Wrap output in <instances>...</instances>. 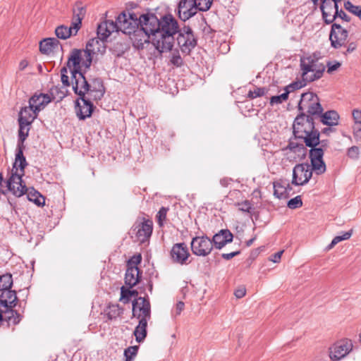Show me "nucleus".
I'll list each match as a JSON object with an SVG mask.
<instances>
[{
  "instance_id": "nucleus-1",
  "label": "nucleus",
  "mask_w": 361,
  "mask_h": 361,
  "mask_svg": "<svg viewBox=\"0 0 361 361\" xmlns=\"http://www.w3.org/2000/svg\"><path fill=\"white\" fill-rule=\"evenodd\" d=\"M322 110L316 94L308 92L301 94L298 103L300 113L294 120L293 128L295 138L302 140L306 147H313L319 143L320 132L315 128V117Z\"/></svg>"
},
{
  "instance_id": "nucleus-2",
  "label": "nucleus",
  "mask_w": 361,
  "mask_h": 361,
  "mask_svg": "<svg viewBox=\"0 0 361 361\" xmlns=\"http://www.w3.org/2000/svg\"><path fill=\"white\" fill-rule=\"evenodd\" d=\"M159 27V36L154 42V47L159 53L172 51L174 35L176 34H178V44L183 54L190 55L191 51L196 47L197 39L192 29L188 26L180 29L178 21L171 14H166L161 17Z\"/></svg>"
},
{
  "instance_id": "nucleus-3",
  "label": "nucleus",
  "mask_w": 361,
  "mask_h": 361,
  "mask_svg": "<svg viewBox=\"0 0 361 361\" xmlns=\"http://www.w3.org/2000/svg\"><path fill=\"white\" fill-rule=\"evenodd\" d=\"M27 166L25 157L23 155V147L18 145V151L11 177L6 181L8 190L13 192L16 197H21L27 193L28 189L22 180L25 175V168Z\"/></svg>"
},
{
  "instance_id": "nucleus-4",
  "label": "nucleus",
  "mask_w": 361,
  "mask_h": 361,
  "mask_svg": "<svg viewBox=\"0 0 361 361\" xmlns=\"http://www.w3.org/2000/svg\"><path fill=\"white\" fill-rule=\"evenodd\" d=\"M133 316L140 319L133 334L136 341L141 343L147 336V321L151 318L149 301L143 297L135 300L133 302Z\"/></svg>"
},
{
  "instance_id": "nucleus-5",
  "label": "nucleus",
  "mask_w": 361,
  "mask_h": 361,
  "mask_svg": "<svg viewBox=\"0 0 361 361\" xmlns=\"http://www.w3.org/2000/svg\"><path fill=\"white\" fill-rule=\"evenodd\" d=\"M302 78L308 82L319 80L323 75L325 66L315 56H308L300 59Z\"/></svg>"
},
{
  "instance_id": "nucleus-6",
  "label": "nucleus",
  "mask_w": 361,
  "mask_h": 361,
  "mask_svg": "<svg viewBox=\"0 0 361 361\" xmlns=\"http://www.w3.org/2000/svg\"><path fill=\"white\" fill-rule=\"evenodd\" d=\"M329 141L328 140H320L319 143L313 147H310L309 157L311 161L312 169L317 175L324 173L326 171V164L323 160L324 151L329 147Z\"/></svg>"
},
{
  "instance_id": "nucleus-7",
  "label": "nucleus",
  "mask_w": 361,
  "mask_h": 361,
  "mask_svg": "<svg viewBox=\"0 0 361 361\" xmlns=\"http://www.w3.org/2000/svg\"><path fill=\"white\" fill-rule=\"evenodd\" d=\"M160 20L154 13H145L140 16V27L152 37V43L154 46L158 39L160 29Z\"/></svg>"
},
{
  "instance_id": "nucleus-8",
  "label": "nucleus",
  "mask_w": 361,
  "mask_h": 361,
  "mask_svg": "<svg viewBox=\"0 0 361 361\" xmlns=\"http://www.w3.org/2000/svg\"><path fill=\"white\" fill-rule=\"evenodd\" d=\"M105 40L100 37H94L88 41L84 49L82 64L86 68L91 66L92 59L95 54H103L106 51Z\"/></svg>"
},
{
  "instance_id": "nucleus-9",
  "label": "nucleus",
  "mask_w": 361,
  "mask_h": 361,
  "mask_svg": "<svg viewBox=\"0 0 361 361\" xmlns=\"http://www.w3.org/2000/svg\"><path fill=\"white\" fill-rule=\"evenodd\" d=\"M348 35V30L344 28L341 24L337 23H331L329 40L333 48L338 49L345 47Z\"/></svg>"
},
{
  "instance_id": "nucleus-10",
  "label": "nucleus",
  "mask_w": 361,
  "mask_h": 361,
  "mask_svg": "<svg viewBox=\"0 0 361 361\" xmlns=\"http://www.w3.org/2000/svg\"><path fill=\"white\" fill-rule=\"evenodd\" d=\"M312 166L308 164H297L293 170L292 184L302 185L306 184L312 176Z\"/></svg>"
},
{
  "instance_id": "nucleus-11",
  "label": "nucleus",
  "mask_w": 361,
  "mask_h": 361,
  "mask_svg": "<svg viewBox=\"0 0 361 361\" xmlns=\"http://www.w3.org/2000/svg\"><path fill=\"white\" fill-rule=\"evenodd\" d=\"M213 249L212 241L206 235L196 236L191 242V250L197 256L205 257L209 255Z\"/></svg>"
},
{
  "instance_id": "nucleus-12",
  "label": "nucleus",
  "mask_w": 361,
  "mask_h": 361,
  "mask_svg": "<svg viewBox=\"0 0 361 361\" xmlns=\"http://www.w3.org/2000/svg\"><path fill=\"white\" fill-rule=\"evenodd\" d=\"M133 231L135 232L137 241L145 243L148 241L153 231V222L150 219L143 218L141 221H137Z\"/></svg>"
},
{
  "instance_id": "nucleus-13",
  "label": "nucleus",
  "mask_w": 361,
  "mask_h": 361,
  "mask_svg": "<svg viewBox=\"0 0 361 361\" xmlns=\"http://www.w3.org/2000/svg\"><path fill=\"white\" fill-rule=\"evenodd\" d=\"M70 82L75 94H78L79 97H84L89 92V82L82 71L78 72L75 70L71 73V81Z\"/></svg>"
},
{
  "instance_id": "nucleus-14",
  "label": "nucleus",
  "mask_w": 361,
  "mask_h": 361,
  "mask_svg": "<svg viewBox=\"0 0 361 361\" xmlns=\"http://www.w3.org/2000/svg\"><path fill=\"white\" fill-rule=\"evenodd\" d=\"M353 349L351 340L343 339L336 342L330 348V357L332 360H340L347 355Z\"/></svg>"
},
{
  "instance_id": "nucleus-15",
  "label": "nucleus",
  "mask_w": 361,
  "mask_h": 361,
  "mask_svg": "<svg viewBox=\"0 0 361 361\" xmlns=\"http://www.w3.org/2000/svg\"><path fill=\"white\" fill-rule=\"evenodd\" d=\"M170 255L173 263L183 265L188 264L190 255L187 245L184 243H178L173 245Z\"/></svg>"
},
{
  "instance_id": "nucleus-16",
  "label": "nucleus",
  "mask_w": 361,
  "mask_h": 361,
  "mask_svg": "<svg viewBox=\"0 0 361 361\" xmlns=\"http://www.w3.org/2000/svg\"><path fill=\"white\" fill-rule=\"evenodd\" d=\"M79 98L81 99L82 104H81L78 101H76V114L80 120H85V118L90 117L92 114L94 105L90 101L92 98L90 97H87L86 96L79 97Z\"/></svg>"
},
{
  "instance_id": "nucleus-17",
  "label": "nucleus",
  "mask_w": 361,
  "mask_h": 361,
  "mask_svg": "<svg viewBox=\"0 0 361 361\" xmlns=\"http://www.w3.org/2000/svg\"><path fill=\"white\" fill-rule=\"evenodd\" d=\"M84 56V49H73L71 51L70 55L67 61V66L68 67L71 74L75 70L76 71H82L81 68Z\"/></svg>"
},
{
  "instance_id": "nucleus-18",
  "label": "nucleus",
  "mask_w": 361,
  "mask_h": 361,
  "mask_svg": "<svg viewBox=\"0 0 361 361\" xmlns=\"http://www.w3.org/2000/svg\"><path fill=\"white\" fill-rule=\"evenodd\" d=\"M117 21L118 22L119 30L128 35H130L133 31L140 27V20H128L125 12H122L118 16Z\"/></svg>"
},
{
  "instance_id": "nucleus-19",
  "label": "nucleus",
  "mask_w": 361,
  "mask_h": 361,
  "mask_svg": "<svg viewBox=\"0 0 361 361\" xmlns=\"http://www.w3.org/2000/svg\"><path fill=\"white\" fill-rule=\"evenodd\" d=\"M320 6L322 18L326 24H331L335 21V12L338 11V5L330 0H322Z\"/></svg>"
},
{
  "instance_id": "nucleus-20",
  "label": "nucleus",
  "mask_w": 361,
  "mask_h": 361,
  "mask_svg": "<svg viewBox=\"0 0 361 361\" xmlns=\"http://www.w3.org/2000/svg\"><path fill=\"white\" fill-rule=\"evenodd\" d=\"M130 36L133 46L137 49H142L145 44L149 43L152 37L141 27L133 31Z\"/></svg>"
},
{
  "instance_id": "nucleus-21",
  "label": "nucleus",
  "mask_w": 361,
  "mask_h": 361,
  "mask_svg": "<svg viewBox=\"0 0 361 361\" xmlns=\"http://www.w3.org/2000/svg\"><path fill=\"white\" fill-rule=\"evenodd\" d=\"M51 102V98L48 94L35 93L30 98L28 103L39 114Z\"/></svg>"
},
{
  "instance_id": "nucleus-22",
  "label": "nucleus",
  "mask_w": 361,
  "mask_h": 361,
  "mask_svg": "<svg viewBox=\"0 0 361 361\" xmlns=\"http://www.w3.org/2000/svg\"><path fill=\"white\" fill-rule=\"evenodd\" d=\"M233 235L228 229H222L218 233H216L212 240V246L216 249H221L227 243L232 242Z\"/></svg>"
},
{
  "instance_id": "nucleus-23",
  "label": "nucleus",
  "mask_w": 361,
  "mask_h": 361,
  "mask_svg": "<svg viewBox=\"0 0 361 361\" xmlns=\"http://www.w3.org/2000/svg\"><path fill=\"white\" fill-rule=\"evenodd\" d=\"M89 85L88 97L92 98L93 100L101 99L105 92L102 80L99 78H94L90 83L89 82Z\"/></svg>"
},
{
  "instance_id": "nucleus-24",
  "label": "nucleus",
  "mask_w": 361,
  "mask_h": 361,
  "mask_svg": "<svg viewBox=\"0 0 361 361\" xmlns=\"http://www.w3.org/2000/svg\"><path fill=\"white\" fill-rule=\"evenodd\" d=\"M339 115L336 111L331 110L324 113L322 112L315 117V120H319L322 124L327 126H334L338 124Z\"/></svg>"
},
{
  "instance_id": "nucleus-25",
  "label": "nucleus",
  "mask_w": 361,
  "mask_h": 361,
  "mask_svg": "<svg viewBox=\"0 0 361 361\" xmlns=\"http://www.w3.org/2000/svg\"><path fill=\"white\" fill-rule=\"evenodd\" d=\"M38 113L29 104L21 108L18 115V122L24 125H31Z\"/></svg>"
},
{
  "instance_id": "nucleus-26",
  "label": "nucleus",
  "mask_w": 361,
  "mask_h": 361,
  "mask_svg": "<svg viewBox=\"0 0 361 361\" xmlns=\"http://www.w3.org/2000/svg\"><path fill=\"white\" fill-rule=\"evenodd\" d=\"M142 272L138 267H127L125 274V283L130 288L136 286L140 281Z\"/></svg>"
},
{
  "instance_id": "nucleus-27",
  "label": "nucleus",
  "mask_w": 361,
  "mask_h": 361,
  "mask_svg": "<svg viewBox=\"0 0 361 361\" xmlns=\"http://www.w3.org/2000/svg\"><path fill=\"white\" fill-rule=\"evenodd\" d=\"M274 195L279 199L288 198L292 190L289 183L285 181L274 183Z\"/></svg>"
},
{
  "instance_id": "nucleus-28",
  "label": "nucleus",
  "mask_w": 361,
  "mask_h": 361,
  "mask_svg": "<svg viewBox=\"0 0 361 361\" xmlns=\"http://www.w3.org/2000/svg\"><path fill=\"white\" fill-rule=\"evenodd\" d=\"M16 300L17 296L16 291L10 289L4 291L1 295V303L6 307H11L13 304V306H15Z\"/></svg>"
},
{
  "instance_id": "nucleus-29",
  "label": "nucleus",
  "mask_w": 361,
  "mask_h": 361,
  "mask_svg": "<svg viewBox=\"0 0 361 361\" xmlns=\"http://www.w3.org/2000/svg\"><path fill=\"white\" fill-rule=\"evenodd\" d=\"M104 313L109 320H113L116 319L123 314V309L121 308L118 304H111L106 307L104 310Z\"/></svg>"
},
{
  "instance_id": "nucleus-30",
  "label": "nucleus",
  "mask_w": 361,
  "mask_h": 361,
  "mask_svg": "<svg viewBox=\"0 0 361 361\" xmlns=\"http://www.w3.org/2000/svg\"><path fill=\"white\" fill-rule=\"evenodd\" d=\"M86 13V8L81 2H76L73 8V19L82 20Z\"/></svg>"
},
{
  "instance_id": "nucleus-31",
  "label": "nucleus",
  "mask_w": 361,
  "mask_h": 361,
  "mask_svg": "<svg viewBox=\"0 0 361 361\" xmlns=\"http://www.w3.org/2000/svg\"><path fill=\"white\" fill-rule=\"evenodd\" d=\"M27 198L30 201L33 202L38 206H42L44 204V197L33 188H32V190L28 192Z\"/></svg>"
},
{
  "instance_id": "nucleus-32",
  "label": "nucleus",
  "mask_w": 361,
  "mask_h": 361,
  "mask_svg": "<svg viewBox=\"0 0 361 361\" xmlns=\"http://www.w3.org/2000/svg\"><path fill=\"white\" fill-rule=\"evenodd\" d=\"M55 34H56L57 38H59L61 39H67L71 36H73L71 30L68 29V27L63 25H59L56 27Z\"/></svg>"
},
{
  "instance_id": "nucleus-33",
  "label": "nucleus",
  "mask_w": 361,
  "mask_h": 361,
  "mask_svg": "<svg viewBox=\"0 0 361 361\" xmlns=\"http://www.w3.org/2000/svg\"><path fill=\"white\" fill-rule=\"evenodd\" d=\"M19 123V130H18V144L23 148V142L28 136L30 130L29 126L30 125H24L21 122Z\"/></svg>"
},
{
  "instance_id": "nucleus-34",
  "label": "nucleus",
  "mask_w": 361,
  "mask_h": 361,
  "mask_svg": "<svg viewBox=\"0 0 361 361\" xmlns=\"http://www.w3.org/2000/svg\"><path fill=\"white\" fill-rule=\"evenodd\" d=\"M12 285L13 279L11 274H6L0 276V288L1 290L5 291L11 289Z\"/></svg>"
},
{
  "instance_id": "nucleus-35",
  "label": "nucleus",
  "mask_w": 361,
  "mask_h": 361,
  "mask_svg": "<svg viewBox=\"0 0 361 361\" xmlns=\"http://www.w3.org/2000/svg\"><path fill=\"white\" fill-rule=\"evenodd\" d=\"M170 63L176 68L181 67L183 65V59L180 56L178 49H175L171 52Z\"/></svg>"
},
{
  "instance_id": "nucleus-36",
  "label": "nucleus",
  "mask_w": 361,
  "mask_h": 361,
  "mask_svg": "<svg viewBox=\"0 0 361 361\" xmlns=\"http://www.w3.org/2000/svg\"><path fill=\"white\" fill-rule=\"evenodd\" d=\"M353 231L352 230L345 232L342 235L336 236L331 241V243L327 246L326 249L328 250L332 249L337 243L339 242L349 239L352 235Z\"/></svg>"
},
{
  "instance_id": "nucleus-37",
  "label": "nucleus",
  "mask_w": 361,
  "mask_h": 361,
  "mask_svg": "<svg viewBox=\"0 0 361 361\" xmlns=\"http://www.w3.org/2000/svg\"><path fill=\"white\" fill-rule=\"evenodd\" d=\"M213 0H192L196 8L200 11H208L212 4Z\"/></svg>"
},
{
  "instance_id": "nucleus-38",
  "label": "nucleus",
  "mask_w": 361,
  "mask_h": 361,
  "mask_svg": "<svg viewBox=\"0 0 361 361\" xmlns=\"http://www.w3.org/2000/svg\"><path fill=\"white\" fill-rule=\"evenodd\" d=\"M104 23H106L107 25V33H105L104 37H109L112 32L119 31L118 22L117 21V19L115 22L111 20H106Z\"/></svg>"
},
{
  "instance_id": "nucleus-39",
  "label": "nucleus",
  "mask_w": 361,
  "mask_h": 361,
  "mask_svg": "<svg viewBox=\"0 0 361 361\" xmlns=\"http://www.w3.org/2000/svg\"><path fill=\"white\" fill-rule=\"evenodd\" d=\"M39 51L44 54H49L54 51L52 45L49 41V38L44 39L39 42Z\"/></svg>"
},
{
  "instance_id": "nucleus-40",
  "label": "nucleus",
  "mask_w": 361,
  "mask_h": 361,
  "mask_svg": "<svg viewBox=\"0 0 361 361\" xmlns=\"http://www.w3.org/2000/svg\"><path fill=\"white\" fill-rule=\"evenodd\" d=\"M8 314L6 316V319L8 322H12L13 324H17L20 322L21 319V316L19 313L13 310H10L6 312Z\"/></svg>"
},
{
  "instance_id": "nucleus-41",
  "label": "nucleus",
  "mask_w": 361,
  "mask_h": 361,
  "mask_svg": "<svg viewBox=\"0 0 361 361\" xmlns=\"http://www.w3.org/2000/svg\"><path fill=\"white\" fill-rule=\"evenodd\" d=\"M168 211V207H162L157 214L156 218L157 220V224L160 227L163 226L164 225V221L166 219V214Z\"/></svg>"
},
{
  "instance_id": "nucleus-42",
  "label": "nucleus",
  "mask_w": 361,
  "mask_h": 361,
  "mask_svg": "<svg viewBox=\"0 0 361 361\" xmlns=\"http://www.w3.org/2000/svg\"><path fill=\"white\" fill-rule=\"evenodd\" d=\"M288 94H289L288 91V92L285 91V92H283V94H281L280 95L272 96L270 98V104L271 105H273L274 104H281L288 99Z\"/></svg>"
},
{
  "instance_id": "nucleus-43",
  "label": "nucleus",
  "mask_w": 361,
  "mask_h": 361,
  "mask_svg": "<svg viewBox=\"0 0 361 361\" xmlns=\"http://www.w3.org/2000/svg\"><path fill=\"white\" fill-rule=\"evenodd\" d=\"M307 82H308L304 81L303 80L302 81L293 82L285 87V91H286V92L288 91V94H289L290 92H293L295 90H299V89L302 88V87L305 86Z\"/></svg>"
},
{
  "instance_id": "nucleus-44",
  "label": "nucleus",
  "mask_w": 361,
  "mask_h": 361,
  "mask_svg": "<svg viewBox=\"0 0 361 361\" xmlns=\"http://www.w3.org/2000/svg\"><path fill=\"white\" fill-rule=\"evenodd\" d=\"M68 69L69 68L67 66V63H66V66L61 69V80L63 85L65 87H69L71 85V82L68 75Z\"/></svg>"
},
{
  "instance_id": "nucleus-45",
  "label": "nucleus",
  "mask_w": 361,
  "mask_h": 361,
  "mask_svg": "<svg viewBox=\"0 0 361 361\" xmlns=\"http://www.w3.org/2000/svg\"><path fill=\"white\" fill-rule=\"evenodd\" d=\"M193 6H195V4L192 2V0H181L178 4V13H183Z\"/></svg>"
},
{
  "instance_id": "nucleus-46",
  "label": "nucleus",
  "mask_w": 361,
  "mask_h": 361,
  "mask_svg": "<svg viewBox=\"0 0 361 361\" xmlns=\"http://www.w3.org/2000/svg\"><path fill=\"white\" fill-rule=\"evenodd\" d=\"M287 206L288 208L291 209H295L301 207L302 206V201L301 197L300 195H298L294 198L290 199L288 202Z\"/></svg>"
},
{
  "instance_id": "nucleus-47",
  "label": "nucleus",
  "mask_w": 361,
  "mask_h": 361,
  "mask_svg": "<svg viewBox=\"0 0 361 361\" xmlns=\"http://www.w3.org/2000/svg\"><path fill=\"white\" fill-rule=\"evenodd\" d=\"M197 10H198V9L195 6L189 8L186 11H184L183 13H178V14L179 18L182 20L185 21V20H188L190 18L195 16L197 13Z\"/></svg>"
},
{
  "instance_id": "nucleus-48",
  "label": "nucleus",
  "mask_w": 361,
  "mask_h": 361,
  "mask_svg": "<svg viewBox=\"0 0 361 361\" xmlns=\"http://www.w3.org/2000/svg\"><path fill=\"white\" fill-rule=\"evenodd\" d=\"M267 90L264 87H256L254 90H250L247 94V97L254 99L258 97H262L265 94Z\"/></svg>"
},
{
  "instance_id": "nucleus-49",
  "label": "nucleus",
  "mask_w": 361,
  "mask_h": 361,
  "mask_svg": "<svg viewBox=\"0 0 361 361\" xmlns=\"http://www.w3.org/2000/svg\"><path fill=\"white\" fill-rule=\"evenodd\" d=\"M139 346L133 345L130 346L125 349L124 350V356L126 358L130 357V360H133L134 357L137 355L138 352Z\"/></svg>"
},
{
  "instance_id": "nucleus-50",
  "label": "nucleus",
  "mask_w": 361,
  "mask_h": 361,
  "mask_svg": "<svg viewBox=\"0 0 361 361\" xmlns=\"http://www.w3.org/2000/svg\"><path fill=\"white\" fill-rule=\"evenodd\" d=\"M344 8L345 9H346L347 11L357 16L359 14L360 11H361L360 6H355L350 1H345L344 3Z\"/></svg>"
},
{
  "instance_id": "nucleus-51",
  "label": "nucleus",
  "mask_w": 361,
  "mask_h": 361,
  "mask_svg": "<svg viewBox=\"0 0 361 361\" xmlns=\"http://www.w3.org/2000/svg\"><path fill=\"white\" fill-rule=\"evenodd\" d=\"M121 300H123L124 303H127L130 300V298L132 296V293H135L137 294V292L136 290H130L128 288H125V287L121 288Z\"/></svg>"
},
{
  "instance_id": "nucleus-52",
  "label": "nucleus",
  "mask_w": 361,
  "mask_h": 361,
  "mask_svg": "<svg viewBox=\"0 0 361 361\" xmlns=\"http://www.w3.org/2000/svg\"><path fill=\"white\" fill-rule=\"evenodd\" d=\"M82 25V21L76 19L72 18V22L71 26L68 27V29L71 30L72 34L73 36H75L78 34V32L80 29Z\"/></svg>"
},
{
  "instance_id": "nucleus-53",
  "label": "nucleus",
  "mask_w": 361,
  "mask_h": 361,
  "mask_svg": "<svg viewBox=\"0 0 361 361\" xmlns=\"http://www.w3.org/2000/svg\"><path fill=\"white\" fill-rule=\"evenodd\" d=\"M142 256L140 254L133 255L127 262V267H137V265L141 263Z\"/></svg>"
},
{
  "instance_id": "nucleus-54",
  "label": "nucleus",
  "mask_w": 361,
  "mask_h": 361,
  "mask_svg": "<svg viewBox=\"0 0 361 361\" xmlns=\"http://www.w3.org/2000/svg\"><path fill=\"white\" fill-rule=\"evenodd\" d=\"M106 29H107L106 23L102 22L100 24H99L97 26V32L98 37H100L101 39L106 40L108 37H104L105 33H107Z\"/></svg>"
},
{
  "instance_id": "nucleus-55",
  "label": "nucleus",
  "mask_w": 361,
  "mask_h": 361,
  "mask_svg": "<svg viewBox=\"0 0 361 361\" xmlns=\"http://www.w3.org/2000/svg\"><path fill=\"white\" fill-rule=\"evenodd\" d=\"M360 150L357 146H352L348 148L347 151V155L348 157L353 159H357L359 158Z\"/></svg>"
},
{
  "instance_id": "nucleus-56",
  "label": "nucleus",
  "mask_w": 361,
  "mask_h": 361,
  "mask_svg": "<svg viewBox=\"0 0 361 361\" xmlns=\"http://www.w3.org/2000/svg\"><path fill=\"white\" fill-rule=\"evenodd\" d=\"M235 205H238L239 207V210L247 213H250V210L252 209L251 203L248 200H245L242 202L234 203Z\"/></svg>"
},
{
  "instance_id": "nucleus-57",
  "label": "nucleus",
  "mask_w": 361,
  "mask_h": 361,
  "mask_svg": "<svg viewBox=\"0 0 361 361\" xmlns=\"http://www.w3.org/2000/svg\"><path fill=\"white\" fill-rule=\"evenodd\" d=\"M327 66V73H332L334 71L338 70L341 66V63L338 61H329L326 63Z\"/></svg>"
},
{
  "instance_id": "nucleus-58",
  "label": "nucleus",
  "mask_w": 361,
  "mask_h": 361,
  "mask_svg": "<svg viewBox=\"0 0 361 361\" xmlns=\"http://www.w3.org/2000/svg\"><path fill=\"white\" fill-rule=\"evenodd\" d=\"M353 133L357 141L361 140V122L354 123L353 126Z\"/></svg>"
},
{
  "instance_id": "nucleus-59",
  "label": "nucleus",
  "mask_w": 361,
  "mask_h": 361,
  "mask_svg": "<svg viewBox=\"0 0 361 361\" xmlns=\"http://www.w3.org/2000/svg\"><path fill=\"white\" fill-rule=\"evenodd\" d=\"M242 192L239 190H231L226 197L227 201L233 202L235 198L239 199Z\"/></svg>"
},
{
  "instance_id": "nucleus-60",
  "label": "nucleus",
  "mask_w": 361,
  "mask_h": 361,
  "mask_svg": "<svg viewBox=\"0 0 361 361\" xmlns=\"http://www.w3.org/2000/svg\"><path fill=\"white\" fill-rule=\"evenodd\" d=\"M335 20L337 18H341L343 22L348 23L350 21V17L348 16L345 11H343L342 9L338 10L335 12Z\"/></svg>"
},
{
  "instance_id": "nucleus-61",
  "label": "nucleus",
  "mask_w": 361,
  "mask_h": 361,
  "mask_svg": "<svg viewBox=\"0 0 361 361\" xmlns=\"http://www.w3.org/2000/svg\"><path fill=\"white\" fill-rule=\"evenodd\" d=\"M357 43L355 42H348L347 41V44L345 47H346V50L343 52L344 55H348L352 52H353L357 49Z\"/></svg>"
},
{
  "instance_id": "nucleus-62",
  "label": "nucleus",
  "mask_w": 361,
  "mask_h": 361,
  "mask_svg": "<svg viewBox=\"0 0 361 361\" xmlns=\"http://www.w3.org/2000/svg\"><path fill=\"white\" fill-rule=\"evenodd\" d=\"M245 288L244 286H240L235 290L234 295L237 298H242L245 296Z\"/></svg>"
},
{
  "instance_id": "nucleus-63",
  "label": "nucleus",
  "mask_w": 361,
  "mask_h": 361,
  "mask_svg": "<svg viewBox=\"0 0 361 361\" xmlns=\"http://www.w3.org/2000/svg\"><path fill=\"white\" fill-rule=\"evenodd\" d=\"M353 118L354 120V123H357V122H361V110L354 109L353 111Z\"/></svg>"
},
{
  "instance_id": "nucleus-64",
  "label": "nucleus",
  "mask_w": 361,
  "mask_h": 361,
  "mask_svg": "<svg viewBox=\"0 0 361 361\" xmlns=\"http://www.w3.org/2000/svg\"><path fill=\"white\" fill-rule=\"evenodd\" d=\"M283 253V250H280L276 253L272 255L270 257V260L274 263H278L280 262L281 255Z\"/></svg>"
}]
</instances>
